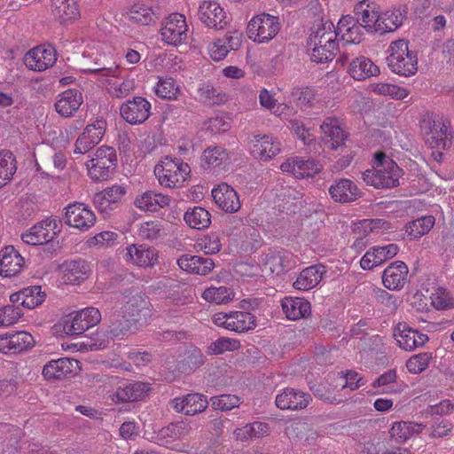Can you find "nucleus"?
<instances>
[{"mask_svg": "<svg viewBox=\"0 0 454 454\" xmlns=\"http://www.w3.org/2000/svg\"><path fill=\"white\" fill-rule=\"evenodd\" d=\"M82 58L92 59V66L86 67L85 72L106 78L109 82L107 90L111 97L123 98L135 90L136 82L133 78L124 79L121 82L109 81V78L120 77L123 68L115 63H106V56L99 52L98 43H88L82 52Z\"/></svg>", "mask_w": 454, "mask_h": 454, "instance_id": "obj_1", "label": "nucleus"}, {"mask_svg": "<svg viewBox=\"0 0 454 454\" xmlns=\"http://www.w3.org/2000/svg\"><path fill=\"white\" fill-rule=\"evenodd\" d=\"M400 168L383 153L375 154L372 169L363 172L362 178L377 189L393 188L399 184Z\"/></svg>", "mask_w": 454, "mask_h": 454, "instance_id": "obj_2", "label": "nucleus"}, {"mask_svg": "<svg viewBox=\"0 0 454 454\" xmlns=\"http://www.w3.org/2000/svg\"><path fill=\"white\" fill-rule=\"evenodd\" d=\"M333 25L320 23L308 40V51L314 62L323 63L332 60L337 49L336 33Z\"/></svg>", "mask_w": 454, "mask_h": 454, "instance_id": "obj_3", "label": "nucleus"}, {"mask_svg": "<svg viewBox=\"0 0 454 454\" xmlns=\"http://www.w3.org/2000/svg\"><path fill=\"white\" fill-rule=\"evenodd\" d=\"M409 43L404 39L392 42L387 48L386 60L391 72L404 77L416 74L418 70L417 54L409 50Z\"/></svg>", "mask_w": 454, "mask_h": 454, "instance_id": "obj_4", "label": "nucleus"}, {"mask_svg": "<svg viewBox=\"0 0 454 454\" xmlns=\"http://www.w3.org/2000/svg\"><path fill=\"white\" fill-rule=\"evenodd\" d=\"M420 129L429 147L444 150L450 145L449 125L442 116L433 113L425 114L420 121Z\"/></svg>", "mask_w": 454, "mask_h": 454, "instance_id": "obj_5", "label": "nucleus"}, {"mask_svg": "<svg viewBox=\"0 0 454 454\" xmlns=\"http://www.w3.org/2000/svg\"><path fill=\"white\" fill-rule=\"evenodd\" d=\"M191 172L189 165L180 159L166 156L154 168V174L160 184L166 188L182 186Z\"/></svg>", "mask_w": 454, "mask_h": 454, "instance_id": "obj_6", "label": "nucleus"}, {"mask_svg": "<svg viewBox=\"0 0 454 454\" xmlns=\"http://www.w3.org/2000/svg\"><path fill=\"white\" fill-rule=\"evenodd\" d=\"M116 162L115 150L110 146H100L86 163L89 176L96 182L107 180L114 173Z\"/></svg>", "mask_w": 454, "mask_h": 454, "instance_id": "obj_7", "label": "nucleus"}, {"mask_svg": "<svg viewBox=\"0 0 454 454\" xmlns=\"http://www.w3.org/2000/svg\"><path fill=\"white\" fill-rule=\"evenodd\" d=\"M278 18L268 13L254 17L247 25L248 37L254 42L262 43L274 38L279 32Z\"/></svg>", "mask_w": 454, "mask_h": 454, "instance_id": "obj_8", "label": "nucleus"}, {"mask_svg": "<svg viewBox=\"0 0 454 454\" xmlns=\"http://www.w3.org/2000/svg\"><path fill=\"white\" fill-rule=\"evenodd\" d=\"M120 310L133 324H141L151 317V303L140 293L132 291L123 297Z\"/></svg>", "mask_w": 454, "mask_h": 454, "instance_id": "obj_9", "label": "nucleus"}, {"mask_svg": "<svg viewBox=\"0 0 454 454\" xmlns=\"http://www.w3.org/2000/svg\"><path fill=\"white\" fill-rule=\"evenodd\" d=\"M100 321L101 313L98 309L88 307L71 313L64 322L63 330L68 335H79L97 325Z\"/></svg>", "mask_w": 454, "mask_h": 454, "instance_id": "obj_10", "label": "nucleus"}, {"mask_svg": "<svg viewBox=\"0 0 454 454\" xmlns=\"http://www.w3.org/2000/svg\"><path fill=\"white\" fill-rule=\"evenodd\" d=\"M212 320L215 325L237 333H245L256 326L255 317L246 311L218 312Z\"/></svg>", "mask_w": 454, "mask_h": 454, "instance_id": "obj_11", "label": "nucleus"}, {"mask_svg": "<svg viewBox=\"0 0 454 454\" xmlns=\"http://www.w3.org/2000/svg\"><path fill=\"white\" fill-rule=\"evenodd\" d=\"M188 26L184 15L171 13L162 22L160 35L168 45H178L187 39Z\"/></svg>", "mask_w": 454, "mask_h": 454, "instance_id": "obj_12", "label": "nucleus"}, {"mask_svg": "<svg viewBox=\"0 0 454 454\" xmlns=\"http://www.w3.org/2000/svg\"><path fill=\"white\" fill-rule=\"evenodd\" d=\"M198 18L207 28L222 30L230 23L225 10L215 1H203L198 8Z\"/></svg>", "mask_w": 454, "mask_h": 454, "instance_id": "obj_13", "label": "nucleus"}, {"mask_svg": "<svg viewBox=\"0 0 454 454\" xmlns=\"http://www.w3.org/2000/svg\"><path fill=\"white\" fill-rule=\"evenodd\" d=\"M65 223L80 231H87L96 223L91 208L82 202H74L65 207Z\"/></svg>", "mask_w": 454, "mask_h": 454, "instance_id": "obj_14", "label": "nucleus"}, {"mask_svg": "<svg viewBox=\"0 0 454 454\" xmlns=\"http://www.w3.org/2000/svg\"><path fill=\"white\" fill-rule=\"evenodd\" d=\"M59 231V221L55 218H46L22 234L21 239L28 245L39 246L51 241Z\"/></svg>", "mask_w": 454, "mask_h": 454, "instance_id": "obj_15", "label": "nucleus"}, {"mask_svg": "<svg viewBox=\"0 0 454 454\" xmlns=\"http://www.w3.org/2000/svg\"><path fill=\"white\" fill-rule=\"evenodd\" d=\"M151 103L143 97H134L120 107L121 117L131 125L144 123L151 115Z\"/></svg>", "mask_w": 454, "mask_h": 454, "instance_id": "obj_16", "label": "nucleus"}, {"mask_svg": "<svg viewBox=\"0 0 454 454\" xmlns=\"http://www.w3.org/2000/svg\"><path fill=\"white\" fill-rule=\"evenodd\" d=\"M57 60L56 50L51 46L39 45L28 51L24 64L30 70L42 72L52 67Z\"/></svg>", "mask_w": 454, "mask_h": 454, "instance_id": "obj_17", "label": "nucleus"}, {"mask_svg": "<svg viewBox=\"0 0 454 454\" xmlns=\"http://www.w3.org/2000/svg\"><path fill=\"white\" fill-rule=\"evenodd\" d=\"M125 194L126 189L123 186L112 185L97 192L93 197V203L101 214L108 215L118 207Z\"/></svg>", "mask_w": 454, "mask_h": 454, "instance_id": "obj_18", "label": "nucleus"}, {"mask_svg": "<svg viewBox=\"0 0 454 454\" xmlns=\"http://www.w3.org/2000/svg\"><path fill=\"white\" fill-rule=\"evenodd\" d=\"M106 123L104 120H97L89 124L75 142V153H85L97 145L103 138Z\"/></svg>", "mask_w": 454, "mask_h": 454, "instance_id": "obj_19", "label": "nucleus"}, {"mask_svg": "<svg viewBox=\"0 0 454 454\" xmlns=\"http://www.w3.org/2000/svg\"><path fill=\"white\" fill-rule=\"evenodd\" d=\"M355 19L369 32L377 33L380 6L372 0L359 1L354 7Z\"/></svg>", "mask_w": 454, "mask_h": 454, "instance_id": "obj_20", "label": "nucleus"}, {"mask_svg": "<svg viewBox=\"0 0 454 454\" xmlns=\"http://www.w3.org/2000/svg\"><path fill=\"white\" fill-rule=\"evenodd\" d=\"M323 136L322 140L325 146L337 150L345 145L348 138L347 132L341 127L340 121L335 117H327L320 125Z\"/></svg>", "mask_w": 454, "mask_h": 454, "instance_id": "obj_21", "label": "nucleus"}, {"mask_svg": "<svg viewBox=\"0 0 454 454\" xmlns=\"http://www.w3.org/2000/svg\"><path fill=\"white\" fill-rule=\"evenodd\" d=\"M280 168L283 172L290 173L296 178H306L320 172L322 165L316 160L295 156L283 162Z\"/></svg>", "mask_w": 454, "mask_h": 454, "instance_id": "obj_22", "label": "nucleus"}, {"mask_svg": "<svg viewBox=\"0 0 454 454\" xmlns=\"http://www.w3.org/2000/svg\"><path fill=\"white\" fill-rule=\"evenodd\" d=\"M399 247L396 244L391 243L386 246L372 247L360 260V266L363 270H370L392 259L397 254Z\"/></svg>", "mask_w": 454, "mask_h": 454, "instance_id": "obj_23", "label": "nucleus"}, {"mask_svg": "<svg viewBox=\"0 0 454 454\" xmlns=\"http://www.w3.org/2000/svg\"><path fill=\"white\" fill-rule=\"evenodd\" d=\"M394 336L399 347L406 351L419 348L428 340L427 334L409 327L405 323H399L396 325Z\"/></svg>", "mask_w": 454, "mask_h": 454, "instance_id": "obj_24", "label": "nucleus"}, {"mask_svg": "<svg viewBox=\"0 0 454 454\" xmlns=\"http://www.w3.org/2000/svg\"><path fill=\"white\" fill-rule=\"evenodd\" d=\"M171 407L176 412H183L188 416H193L204 411L208 402L205 395L198 393L188 394L171 400Z\"/></svg>", "mask_w": 454, "mask_h": 454, "instance_id": "obj_25", "label": "nucleus"}, {"mask_svg": "<svg viewBox=\"0 0 454 454\" xmlns=\"http://www.w3.org/2000/svg\"><path fill=\"white\" fill-rule=\"evenodd\" d=\"M252 153L262 160H268L281 151V143L270 135H254L250 140Z\"/></svg>", "mask_w": 454, "mask_h": 454, "instance_id": "obj_26", "label": "nucleus"}, {"mask_svg": "<svg viewBox=\"0 0 454 454\" xmlns=\"http://www.w3.org/2000/svg\"><path fill=\"white\" fill-rule=\"evenodd\" d=\"M331 198L339 203H349L361 197L362 192L357 185L348 178L333 181L328 189Z\"/></svg>", "mask_w": 454, "mask_h": 454, "instance_id": "obj_27", "label": "nucleus"}, {"mask_svg": "<svg viewBox=\"0 0 454 454\" xmlns=\"http://www.w3.org/2000/svg\"><path fill=\"white\" fill-rule=\"evenodd\" d=\"M294 263V255L284 249L270 251L263 259L264 270H269L276 275H280L289 270Z\"/></svg>", "mask_w": 454, "mask_h": 454, "instance_id": "obj_28", "label": "nucleus"}, {"mask_svg": "<svg viewBox=\"0 0 454 454\" xmlns=\"http://www.w3.org/2000/svg\"><path fill=\"white\" fill-rule=\"evenodd\" d=\"M212 196L217 206L227 213H235L241 207L237 192L226 183L212 190Z\"/></svg>", "mask_w": 454, "mask_h": 454, "instance_id": "obj_29", "label": "nucleus"}, {"mask_svg": "<svg viewBox=\"0 0 454 454\" xmlns=\"http://www.w3.org/2000/svg\"><path fill=\"white\" fill-rule=\"evenodd\" d=\"M190 432L191 427L184 421L170 423L160 430L158 434L159 440L160 441V444L181 451L182 448L179 443L172 446H169V444L186 437Z\"/></svg>", "mask_w": 454, "mask_h": 454, "instance_id": "obj_30", "label": "nucleus"}, {"mask_svg": "<svg viewBox=\"0 0 454 454\" xmlns=\"http://www.w3.org/2000/svg\"><path fill=\"white\" fill-rule=\"evenodd\" d=\"M83 102L82 93L76 89H68L59 94L55 109L57 113L65 118L74 114Z\"/></svg>", "mask_w": 454, "mask_h": 454, "instance_id": "obj_31", "label": "nucleus"}, {"mask_svg": "<svg viewBox=\"0 0 454 454\" xmlns=\"http://www.w3.org/2000/svg\"><path fill=\"white\" fill-rule=\"evenodd\" d=\"M310 400L309 394L287 387L276 396L275 403L281 410H301L307 407Z\"/></svg>", "mask_w": 454, "mask_h": 454, "instance_id": "obj_32", "label": "nucleus"}, {"mask_svg": "<svg viewBox=\"0 0 454 454\" xmlns=\"http://www.w3.org/2000/svg\"><path fill=\"white\" fill-rule=\"evenodd\" d=\"M334 33H336V39L339 38L346 43H359L363 36L362 26L351 15L341 17Z\"/></svg>", "mask_w": 454, "mask_h": 454, "instance_id": "obj_33", "label": "nucleus"}, {"mask_svg": "<svg viewBox=\"0 0 454 454\" xmlns=\"http://www.w3.org/2000/svg\"><path fill=\"white\" fill-rule=\"evenodd\" d=\"M151 390L149 383L135 381L120 386L113 395V400L120 403L137 402L145 399Z\"/></svg>", "mask_w": 454, "mask_h": 454, "instance_id": "obj_34", "label": "nucleus"}, {"mask_svg": "<svg viewBox=\"0 0 454 454\" xmlns=\"http://www.w3.org/2000/svg\"><path fill=\"white\" fill-rule=\"evenodd\" d=\"M25 263L24 258L12 247L8 246L0 252V275L4 277H13L18 275Z\"/></svg>", "mask_w": 454, "mask_h": 454, "instance_id": "obj_35", "label": "nucleus"}, {"mask_svg": "<svg viewBox=\"0 0 454 454\" xmlns=\"http://www.w3.org/2000/svg\"><path fill=\"white\" fill-rule=\"evenodd\" d=\"M408 267L402 261L389 264L383 271L382 283L389 290H400L407 282Z\"/></svg>", "mask_w": 454, "mask_h": 454, "instance_id": "obj_36", "label": "nucleus"}, {"mask_svg": "<svg viewBox=\"0 0 454 454\" xmlns=\"http://www.w3.org/2000/svg\"><path fill=\"white\" fill-rule=\"evenodd\" d=\"M34 345V338L27 332H16L0 336V351L20 353Z\"/></svg>", "mask_w": 454, "mask_h": 454, "instance_id": "obj_37", "label": "nucleus"}, {"mask_svg": "<svg viewBox=\"0 0 454 454\" xmlns=\"http://www.w3.org/2000/svg\"><path fill=\"white\" fill-rule=\"evenodd\" d=\"M78 363V360L68 357L51 360L43 366V375L46 380H60L66 378L73 373Z\"/></svg>", "mask_w": 454, "mask_h": 454, "instance_id": "obj_38", "label": "nucleus"}, {"mask_svg": "<svg viewBox=\"0 0 454 454\" xmlns=\"http://www.w3.org/2000/svg\"><path fill=\"white\" fill-rule=\"evenodd\" d=\"M177 264L183 270L202 276L210 273L215 267L211 258L190 254L182 255L177 260Z\"/></svg>", "mask_w": 454, "mask_h": 454, "instance_id": "obj_39", "label": "nucleus"}, {"mask_svg": "<svg viewBox=\"0 0 454 454\" xmlns=\"http://www.w3.org/2000/svg\"><path fill=\"white\" fill-rule=\"evenodd\" d=\"M128 260L139 267L153 266L158 259L157 251L145 245H130L127 247Z\"/></svg>", "mask_w": 454, "mask_h": 454, "instance_id": "obj_40", "label": "nucleus"}, {"mask_svg": "<svg viewBox=\"0 0 454 454\" xmlns=\"http://www.w3.org/2000/svg\"><path fill=\"white\" fill-rule=\"evenodd\" d=\"M371 387L375 389L370 390L372 395H396L403 391V387L397 382V375L395 370H388L380 376H379L372 384Z\"/></svg>", "mask_w": 454, "mask_h": 454, "instance_id": "obj_41", "label": "nucleus"}, {"mask_svg": "<svg viewBox=\"0 0 454 454\" xmlns=\"http://www.w3.org/2000/svg\"><path fill=\"white\" fill-rule=\"evenodd\" d=\"M406 18V11L402 7H395L384 12H380L377 33L383 35L395 31Z\"/></svg>", "mask_w": 454, "mask_h": 454, "instance_id": "obj_42", "label": "nucleus"}, {"mask_svg": "<svg viewBox=\"0 0 454 454\" xmlns=\"http://www.w3.org/2000/svg\"><path fill=\"white\" fill-rule=\"evenodd\" d=\"M325 273V266L321 264L304 269L294 283V287L301 291H308L317 286Z\"/></svg>", "mask_w": 454, "mask_h": 454, "instance_id": "obj_43", "label": "nucleus"}, {"mask_svg": "<svg viewBox=\"0 0 454 454\" xmlns=\"http://www.w3.org/2000/svg\"><path fill=\"white\" fill-rule=\"evenodd\" d=\"M348 74L355 80L362 81L380 74V68L370 59L360 56L354 59L348 67Z\"/></svg>", "mask_w": 454, "mask_h": 454, "instance_id": "obj_44", "label": "nucleus"}, {"mask_svg": "<svg viewBox=\"0 0 454 454\" xmlns=\"http://www.w3.org/2000/svg\"><path fill=\"white\" fill-rule=\"evenodd\" d=\"M281 306L286 317L291 320L306 317L310 313V303L302 298L286 297Z\"/></svg>", "mask_w": 454, "mask_h": 454, "instance_id": "obj_45", "label": "nucleus"}, {"mask_svg": "<svg viewBox=\"0 0 454 454\" xmlns=\"http://www.w3.org/2000/svg\"><path fill=\"white\" fill-rule=\"evenodd\" d=\"M127 16L129 21L142 26H148L158 20L153 9L140 2L135 3L129 7Z\"/></svg>", "mask_w": 454, "mask_h": 454, "instance_id": "obj_46", "label": "nucleus"}, {"mask_svg": "<svg viewBox=\"0 0 454 454\" xmlns=\"http://www.w3.org/2000/svg\"><path fill=\"white\" fill-rule=\"evenodd\" d=\"M198 100L206 106L221 105L227 100L223 91L209 83L200 84L197 90Z\"/></svg>", "mask_w": 454, "mask_h": 454, "instance_id": "obj_47", "label": "nucleus"}, {"mask_svg": "<svg viewBox=\"0 0 454 454\" xmlns=\"http://www.w3.org/2000/svg\"><path fill=\"white\" fill-rule=\"evenodd\" d=\"M53 12L60 21L74 20L80 16L78 0H51Z\"/></svg>", "mask_w": 454, "mask_h": 454, "instance_id": "obj_48", "label": "nucleus"}, {"mask_svg": "<svg viewBox=\"0 0 454 454\" xmlns=\"http://www.w3.org/2000/svg\"><path fill=\"white\" fill-rule=\"evenodd\" d=\"M229 160V153L221 146L207 147L201 157L205 169H214L222 167Z\"/></svg>", "mask_w": 454, "mask_h": 454, "instance_id": "obj_49", "label": "nucleus"}, {"mask_svg": "<svg viewBox=\"0 0 454 454\" xmlns=\"http://www.w3.org/2000/svg\"><path fill=\"white\" fill-rule=\"evenodd\" d=\"M132 324L127 317H123L121 310L116 311L111 317L106 334L113 340L122 339L129 332Z\"/></svg>", "mask_w": 454, "mask_h": 454, "instance_id": "obj_50", "label": "nucleus"}, {"mask_svg": "<svg viewBox=\"0 0 454 454\" xmlns=\"http://www.w3.org/2000/svg\"><path fill=\"white\" fill-rule=\"evenodd\" d=\"M425 428L423 424L415 422L399 421L393 424L390 434L400 442H405L414 434H418Z\"/></svg>", "mask_w": 454, "mask_h": 454, "instance_id": "obj_51", "label": "nucleus"}, {"mask_svg": "<svg viewBox=\"0 0 454 454\" xmlns=\"http://www.w3.org/2000/svg\"><path fill=\"white\" fill-rule=\"evenodd\" d=\"M184 220L191 228L203 230L211 223V215L204 207H194L184 214Z\"/></svg>", "mask_w": 454, "mask_h": 454, "instance_id": "obj_52", "label": "nucleus"}, {"mask_svg": "<svg viewBox=\"0 0 454 454\" xmlns=\"http://www.w3.org/2000/svg\"><path fill=\"white\" fill-rule=\"evenodd\" d=\"M270 432L268 424L256 421L245 425L234 431L236 438L239 441H247L253 438H259L267 435Z\"/></svg>", "mask_w": 454, "mask_h": 454, "instance_id": "obj_53", "label": "nucleus"}, {"mask_svg": "<svg viewBox=\"0 0 454 454\" xmlns=\"http://www.w3.org/2000/svg\"><path fill=\"white\" fill-rule=\"evenodd\" d=\"M66 278L70 283H76L88 278L90 266L82 259L72 260L65 263Z\"/></svg>", "mask_w": 454, "mask_h": 454, "instance_id": "obj_54", "label": "nucleus"}, {"mask_svg": "<svg viewBox=\"0 0 454 454\" xmlns=\"http://www.w3.org/2000/svg\"><path fill=\"white\" fill-rule=\"evenodd\" d=\"M154 92L161 98L176 100L181 95V87L173 78L161 77L154 86Z\"/></svg>", "mask_w": 454, "mask_h": 454, "instance_id": "obj_55", "label": "nucleus"}, {"mask_svg": "<svg viewBox=\"0 0 454 454\" xmlns=\"http://www.w3.org/2000/svg\"><path fill=\"white\" fill-rule=\"evenodd\" d=\"M434 217L426 215L413 220L406 224L405 232L411 239H419L428 233L434 225Z\"/></svg>", "mask_w": 454, "mask_h": 454, "instance_id": "obj_56", "label": "nucleus"}, {"mask_svg": "<svg viewBox=\"0 0 454 454\" xmlns=\"http://www.w3.org/2000/svg\"><path fill=\"white\" fill-rule=\"evenodd\" d=\"M166 228L162 222L154 220L140 223L138 236L145 240L154 241L167 235Z\"/></svg>", "mask_w": 454, "mask_h": 454, "instance_id": "obj_57", "label": "nucleus"}, {"mask_svg": "<svg viewBox=\"0 0 454 454\" xmlns=\"http://www.w3.org/2000/svg\"><path fill=\"white\" fill-rule=\"evenodd\" d=\"M16 160L10 151L0 152V187L6 184L16 172Z\"/></svg>", "mask_w": 454, "mask_h": 454, "instance_id": "obj_58", "label": "nucleus"}, {"mask_svg": "<svg viewBox=\"0 0 454 454\" xmlns=\"http://www.w3.org/2000/svg\"><path fill=\"white\" fill-rule=\"evenodd\" d=\"M233 297V292L227 286H210L202 293V298L208 302L227 303Z\"/></svg>", "mask_w": 454, "mask_h": 454, "instance_id": "obj_59", "label": "nucleus"}, {"mask_svg": "<svg viewBox=\"0 0 454 454\" xmlns=\"http://www.w3.org/2000/svg\"><path fill=\"white\" fill-rule=\"evenodd\" d=\"M22 293L24 296L23 307L30 309L41 305L45 298L40 286H27L22 289Z\"/></svg>", "mask_w": 454, "mask_h": 454, "instance_id": "obj_60", "label": "nucleus"}, {"mask_svg": "<svg viewBox=\"0 0 454 454\" xmlns=\"http://www.w3.org/2000/svg\"><path fill=\"white\" fill-rule=\"evenodd\" d=\"M431 358L427 352L414 355L407 361L406 367L411 373H420L428 367Z\"/></svg>", "mask_w": 454, "mask_h": 454, "instance_id": "obj_61", "label": "nucleus"}, {"mask_svg": "<svg viewBox=\"0 0 454 454\" xmlns=\"http://www.w3.org/2000/svg\"><path fill=\"white\" fill-rule=\"evenodd\" d=\"M23 315L18 306L7 305L0 308V326L14 325Z\"/></svg>", "mask_w": 454, "mask_h": 454, "instance_id": "obj_62", "label": "nucleus"}, {"mask_svg": "<svg viewBox=\"0 0 454 454\" xmlns=\"http://www.w3.org/2000/svg\"><path fill=\"white\" fill-rule=\"evenodd\" d=\"M211 403L215 410L230 411L239 405L240 398L235 395H221L212 397Z\"/></svg>", "mask_w": 454, "mask_h": 454, "instance_id": "obj_63", "label": "nucleus"}, {"mask_svg": "<svg viewBox=\"0 0 454 454\" xmlns=\"http://www.w3.org/2000/svg\"><path fill=\"white\" fill-rule=\"evenodd\" d=\"M260 104L266 109L273 110V114L278 116H282L285 110H289L286 105H276V99L272 94L266 89L260 91L259 95Z\"/></svg>", "mask_w": 454, "mask_h": 454, "instance_id": "obj_64", "label": "nucleus"}]
</instances>
